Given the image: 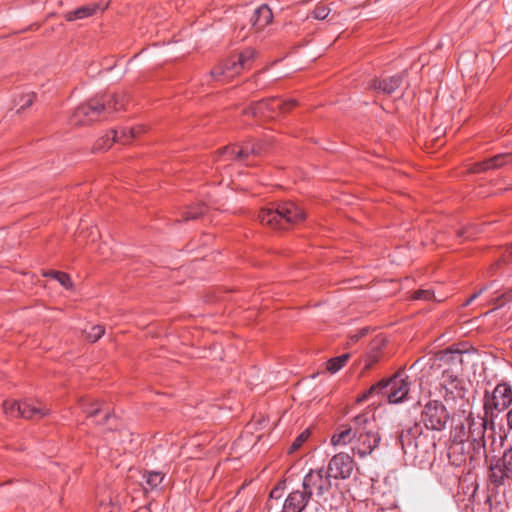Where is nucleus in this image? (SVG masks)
<instances>
[{
	"mask_svg": "<svg viewBox=\"0 0 512 512\" xmlns=\"http://www.w3.org/2000/svg\"><path fill=\"white\" fill-rule=\"evenodd\" d=\"M380 441L375 417L370 412L357 415L350 425L338 428L331 437L334 447L350 445L352 453L360 458L371 455Z\"/></svg>",
	"mask_w": 512,
	"mask_h": 512,
	"instance_id": "nucleus-1",
	"label": "nucleus"
},
{
	"mask_svg": "<svg viewBox=\"0 0 512 512\" xmlns=\"http://www.w3.org/2000/svg\"><path fill=\"white\" fill-rule=\"evenodd\" d=\"M126 95L124 93L97 94L81 103L70 117V124L88 125L95 121L106 119L113 112L124 108Z\"/></svg>",
	"mask_w": 512,
	"mask_h": 512,
	"instance_id": "nucleus-2",
	"label": "nucleus"
},
{
	"mask_svg": "<svg viewBox=\"0 0 512 512\" xmlns=\"http://www.w3.org/2000/svg\"><path fill=\"white\" fill-rule=\"evenodd\" d=\"M398 439L404 454L420 462L434 454L436 449L435 437L429 432H424L419 423L402 429Z\"/></svg>",
	"mask_w": 512,
	"mask_h": 512,
	"instance_id": "nucleus-3",
	"label": "nucleus"
},
{
	"mask_svg": "<svg viewBox=\"0 0 512 512\" xmlns=\"http://www.w3.org/2000/svg\"><path fill=\"white\" fill-rule=\"evenodd\" d=\"M304 217V211L293 202L278 204L276 208H263L258 214L261 224L279 229H285L286 224L297 223Z\"/></svg>",
	"mask_w": 512,
	"mask_h": 512,
	"instance_id": "nucleus-4",
	"label": "nucleus"
},
{
	"mask_svg": "<svg viewBox=\"0 0 512 512\" xmlns=\"http://www.w3.org/2000/svg\"><path fill=\"white\" fill-rule=\"evenodd\" d=\"M404 372H398L389 380H381L370 387L359 399L362 402L368 399L374 393H382L387 396L390 403L403 402L409 393V382Z\"/></svg>",
	"mask_w": 512,
	"mask_h": 512,
	"instance_id": "nucleus-5",
	"label": "nucleus"
},
{
	"mask_svg": "<svg viewBox=\"0 0 512 512\" xmlns=\"http://www.w3.org/2000/svg\"><path fill=\"white\" fill-rule=\"evenodd\" d=\"M487 420L486 415L481 417L474 416L472 413L466 418L468 425L467 445L468 449L471 450V460L486 457L487 448L485 434L487 430Z\"/></svg>",
	"mask_w": 512,
	"mask_h": 512,
	"instance_id": "nucleus-6",
	"label": "nucleus"
},
{
	"mask_svg": "<svg viewBox=\"0 0 512 512\" xmlns=\"http://www.w3.org/2000/svg\"><path fill=\"white\" fill-rule=\"evenodd\" d=\"M256 52L252 48H246L238 55H234L222 63L216 68L211 70V76L217 80H228L236 75L240 74L241 71L249 69L255 59Z\"/></svg>",
	"mask_w": 512,
	"mask_h": 512,
	"instance_id": "nucleus-7",
	"label": "nucleus"
},
{
	"mask_svg": "<svg viewBox=\"0 0 512 512\" xmlns=\"http://www.w3.org/2000/svg\"><path fill=\"white\" fill-rule=\"evenodd\" d=\"M511 404L512 387L507 382H500L491 392L485 391L484 393L483 409L486 418H489L491 421Z\"/></svg>",
	"mask_w": 512,
	"mask_h": 512,
	"instance_id": "nucleus-8",
	"label": "nucleus"
},
{
	"mask_svg": "<svg viewBox=\"0 0 512 512\" xmlns=\"http://www.w3.org/2000/svg\"><path fill=\"white\" fill-rule=\"evenodd\" d=\"M302 488L311 498L326 500L332 490L331 477L323 468L311 469L303 478Z\"/></svg>",
	"mask_w": 512,
	"mask_h": 512,
	"instance_id": "nucleus-9",
	"label": "nucleus"
},
{
	"mask_svg": "<svg viewBox=\"0 0 512 512\" xmlns=\"http://www.w3.org/2000/svg\"><path fill=\"white\" fill-rule=\"evenodd\" d=\"M3 411L7 417L25 419H41L50 413V409L45 405L28 400L22 402L6 400L3 403Z\"/></svg>",
	"mask_w": 512,
	"mask_h": 512,
	"instance_id": "nucleus-10",
	"label": "nucleus"
},
{
	"mask_svg": "<svg viewBox=\"0 0 512 512\" xmlns=\"http://www.w3.org/2000/svg\"><path fill=\"white\" fill-rule=\"evenodd\" d=\"M449 418L445 405L438 400L427 402L421 412V422L427 430H444Z\"/></svg>",
	"mask_w": 512,
	"mask_h": 512,
	"instance_id": "nucleus-11",
	"label": "nucleus"
},
{
	"mask_svg": "<svg viewBox=\"0 0 512 512\" xmlns=\"http://www.w3.org/2000/svg\"><path fill=\"white\" fill-rule=\"evenodd\" d=\"M489 479L495 486L512 481V447L506 449L502 457L490 465Z\"/></svg>",
	"mask_w": 512,
	"mask_h": 512,
	"instance_id": "nucleus-12",
	"label": "nucleus"
},
{
	"mask_svg": "<svg viewBox=\"0 0 512 512\" xmlns=\"http://www.w3.org/2000/svg\"><path fill=\"white\" fill-rule=\"evenodd\" d=\"M143 126H137L132 128H120L111 130L105 137L99 139L95 148L98 150L109 149L114 142H121L123 144L129 143L132 139L136 138L140 133L144 132Z\"/></svg>",
	"mask_w": 512,
	"mask_h": 512,
	"instance_id": "nucleus-13",
	"label": "nucleus"
},
{
	"mask_svg": "<svg viewBox=\"0 0 512 512\" xmlns=\"http://www.w3.org/2000/svg\"><path fill=\"white\" fill-rule=\"evenodd\" d=\"M353 469V458L349 454L341 452L330 459L326 472L331 479H347L351 476Z\"/></svg>",
	"mask_w": 512,
	"mask_h": 512,
	"instance_id": "nucleus-14",
	"label": "nucleus"
},
{
	"mask_svg": "<svg viewBox=\"0 0 512 512\" xmlns=\"http://www.w3.org/2000/svg\"><path fill=\"white\" fill-rule=\"evenodd\" d=\"M297 101L294 99H290L285 101L278 97L268 98L265 100H261L259 102L251 105L247 113L251 115H256L258 111L262 112V106H265L268 109L267 117L273 118L275 115L279 113H284L295 107Z\"/></svg>",
	"mask_w": 512,
	"mask_h": 512,
	"instance_id": "nucleus-15",
	"label": "nucleus"
},
{
	"mask_svg": "<svg viewBox=\"0 0 512 512\" xmlns=\"http://www.w3.org/2000/svg\"><path fill=\"white\" fill-rule=\"evenodd\" d=\"M262 151L260 144L230 145L220 150L219 157H223L225 161L242 160L251 154L260 155Z\"/></svg>",
	"mask_w": 512,
	"mask_h": 512,
	"instance_id": "nucleus-16",
	"label": "nucleus"
},
{
	"mask_svg": "<svg viewBox=\"0 0 512 512\" xmlns=\"http://www.w3.org/2000/svg\"><path fill=\"white\" fill-rule=\"evenodd\" d=\"M510 163H512V153H502L495 155L489 159H486L482 162L473 164V166L470 168V171L472 173H479L491 169H499Z\"/></svg>",
	"mask_w": 512,
	"mask_h": 512,
	"instance_id": "nucleus-17",
	"label": "nucleus"
},
{
	"mask_svg": "<svg viewBox=\"0 0 512 512\" xmlns=\"http://www.w3.org/2000/svg\"><path fill=\"white\" fill-rule=\"evenodd\" d=\"M311 497L302 490L292 491L286 498L283 505V512H302L309 503Z\"/></svg>",
	"mask_w": 512,
	"mask_h": 512,
	"instance_id": "nucleus-18",
	"label": "nucleus"
},
{
	"mask_svg": "<svg viewBox=\"0 0 512 512\" xmlns=\"http://www.w3.org/2000/svg\"><path fill=\"white\" fill-rule=\"evenodd\" d=\"M402 82V75H395L381 80H373L369 87L378 92L390 95L401 86Z\"/></svg>",
	"mask_w": 512,
	"mask_h": 512,
	"instance_id": "nucleus-19",
	"label": "nucleus"
},
{
	"mask_svg": "<svg viewBox=\"0 0 512 512\" xmlns=\"http://www.w3.org/2000/svg\"><path fill=\"white\" fill-rule=\"evenodd\" d=\"M273 19L271 9L267 5H261L255 9L251 16V25L256 31H261L265 28Z\"/></svg>",
	"mask_w": 512,
	"mask_h": 512,
	"instance_id": "nucleus-20",
	"label": "nucleus"
},
{
	"mask_svg": "<svg viewBox=\"0 0 512 512\" xmlns=\"http://www.w3.org/2000/svg\"><path fill=\"white\" fill-rule=\"evenodd\" d=\"M99 5L96 3L85 5L79 7L73 11L67 12L65 14V19L67 21H75L78 19H84L94 15L99 10Z\"/></svg>",
	"mask_w": 512,
	"mask_h": 512,
	"instance_id": "nucleus-21",
	"label": "nucleus"
},
{
	"mask_svg": "<svg viewBox=\"0 0 512 512\" xmlns=\"http://www.w3.org/2000/svg\"><path fill=\"white\" fill-rule=\"evenodd\" d=\"M461 383L462 382L458 376H456L451 370L443 371L441 386L446 390V398L448 394L453 395L454 390H459L461 388Z\"/></svg>",
	"mask_w": 512,
	"mask_h": 512,
	"instance_id": "nucleus-22",
	"label": "nucleus"
},
{
	"mask_svg": "<svg viewBox=\"0 0 512 512\" xmlns=\"http://www.w3.org/2000/svg\"><path fill=\"white\" fill-rule=\"evenodd\" d=\"M164 479V474L159 471H146L143 474L142 487L145 493L153 491L159 487Z\"/></svg>",
	"mask_w": 512,
	"mask_h": 512,
	"instance_id": "nucleus-23",
	"label": "nucleus"
},
{
	"mask_svg": "<svg viewBox=\"0 0 512 512\" xmlns=\"http://www.w3.org/2000/svg\"><path fill=\"white\" fill-rule=\"evenodd\" d=\"M350 355L348 353L331 358L327 361V370L331 373L338 372L347 363Z\"/></svg>",
	"mask_w": 512,
	"mask_h": 512,
	"instance_id": "nucleus-24",
	"label": "nucleus"
},
{
	"mask_svg": "<svg viewBox=\"0 0 512 512\" xmlns=\"http://www.w3.org/2000/svg\"><path fill=\"white\" fill-rule=\"evenodd\" d=\"M79 405L84 413L88 416H95L101 412L100 403L98 401L90 402L89 399L82 398L79 400Z\"/></svg>",
	"mask_w": 512,
	"mask_h": 512,
	"instance_id": "nucleus-25",
	"label": "nucleus"
},
{
	"mask_svg": "<svg viewBox=\"0 0 512 512\" xmlns=\"http://www.w3.org/2000/svg\"><path fill=\"white\" fill-rule=\"evenodd\" d=\"M467 435H468L467 423L461 424V425L455 427V429L452 433L453 441L457 442V443H467V440H468Z\"/></svg>",
	"mask_w": 512,
	"mask_h": 512,
	"instance_id": "nucleus-26",
	"label": "nucleus"
},
{
	"mask_svg": "<svg viewBox=\"0 0 512 512\" xmlns=\"http://www.w3.org/2000/svg\"><path fill=\"white\" fill-rule=\"evenodd\" d=\"M105 333V328L101 325H94L88 331H85V338L89 342H96Z\"/></svg>",
	"mask_w": 512,
	"mask_h": 512,
	"instance_id": "nucleus-27",
	"label": "nucleus"
},
{
	"mask_svg": "<svg viewBox=\"0 0 512 512\" xmlns=\"http://www.w3.org/2000/svg\"><path fill=\"white\" fill-rule=\"evenodd\" d=\"M97 512H119V507L111 502L110 496L99 500Z\"/></svg>",
	"mask_w": 512,
	"mask_h": 512,
	"instance_id": "nucleus-28",
	"label": "nucleus"
},
{
	"mask_svg": "<svg viewBox=\"0 0 512 512\" xmlns=\"http://www.w3.org/2000/svg\"><path fill=\"white\" fill-rule=\"evenodd\" d=\"M205 211H206V208L203 205L191 207L187 211L184 212V214H183L184 220L197 219L198 217L202 216L205 213Z\"/></svg>",
	"mask_w": 512,
	"mask_h": 512,
	"instance_id": "nucleus-29",
	"label": "nucleus"
},
{
	"mask_svg": "<svg viewBox=\"0 0 512 512\" xmlns=\"http://www.w3.org/2000/svg\"><path fill=\"white\" fill-rule=\"evenodd\" d=\"M309 436L310 432L308 429L301 432L291 444L289 448V453L297 451L303 445V443L309 438Z\"/></svg>",
	"mask_w": 512,
	"mask_h": 512,
	"instance_id": "nucleus-30",
	"label": "nucleus"
},
{
	"mask_svg": "<svg viewBox=\"0 0 512 512\" xmlns=\"http://www.w3.org/2000/svg\"><path fill=\"white\" fill-rule=\"evenodd\" d=\"M36 99V96L34 93H27L22 96H20L19 102L17 105H19V108L17 109L18 112L30 107Z\"/></svg>",
	"mask_w": 512,
	"mask_h": 512,
	"instance_id": "nucleus-31",
	"label": "nucleus"
},
{
	"mask_svg": "<svg viewBox=\"0 0 512 512\" xmlns=\"http://www.w3.org/2000/svg\"><path fill=\"white\" fill-rule=\"evenodd\" d=\"M48 275L54 277L65 288L72 286L70 276L64 272L52 271Z\"/></svg>",
	"mask_w": 512,
	"mask_h": 512,
	"instance_id": "nucleus-32",
	"label": "nucleus"
},
{
	"mask_svg": "<svg viewBox=\"0 0 512 512\" xmlns=\"http://www.w3.org/2000/svg\"><path fill=\"white\" fill-rule=\"evenodd\" d=\"M413 298L419 299V300H426V301L437 300L434 293L429 289H420V290L416 291L414 293Z\"/></svg>",
	"mask_w": 512,
	"mask_h": 512,
	"instance_id": "nucleus-33",
	"label": "nucleus"
},
{
	"mask_svg": "<svg viewBox=\"0 0 512 512\" xmlns=\"http://www.w3.org/2000/svg\"><path fill=\"white\" fill-rule=\"evenodd\" d=\"M476 227L474 225H469L464 227L459 233L458 236L463 239H469L472 238L474 235H476Z\"/></svg>",
	"mask_w": 512,
	"mask_h": 512,
	"instance_id": "nucleus-34",
	"label": "nucleus"
},
{
	"mask_svg": "<svg viewBox=\"0 0 512 512\" xmlns=\"http://www.w3.org/2000/svg\"><path fill=\"white\" fill-rule=\"evenodd\" d=\"M329 9L325 6H318L313 10V17L318 20H323L329 15Z\"/></svg>",
	"mask_w": 512,
	"mask_h": 512,
	"instance_id": "nucleus-35",
	"label": "nucleus"
},
{
	"mask_svg": "<svg viewBox=\"0 0 512 512\" xmlns=\"http://www.w3.org/2000/svg\"><path fill=\"white\" fill-rule=\"evenodd\" d=\"M502 260H503L504 262H510V261H512V245H511V246H509V247L505 250V252H504V254H503V256H502Z\"/></svg>",
	"mask_w": 512,
	"mask_h": 512,
	"instance_id": "nucleus-36",
	"label": "nucleus"
},
{
	"mask_svg": "<svg viewBox=\"0 0 512 512\" xmlns=\"http://www.w3.org/2000/svg\"><path fill=\"white\" fill-rule=\"evenodd\" d=\"M378 361V356L377 354H374V355H369L367 357V360H366V364H365V367L366 368H370L372 366L373 363L377 362Z\"/></svg>",
	"mask_w": 512,
	"mask_h": 512,
	"instance_id": "nucleus-37",
	"label": "nucleus"
},
{
	"mask_svg": "<svg viewBox=\"0 0 512 512\" xmlns=\"http://www.w3.org/2000/svg\"><path fill=\"white\" fill-rule=\"evenodd\" d=\"M486 290V286L480 288L477 292L473 293L469 298L470 300L474 301L476 298H478L484 291Z\"/></svg>",
	"mask_w": 512,
	"mask_h": 512,
	"instance_id": "nucleus-38",
	"label": "nucleus"
},
{
	"mask_svg": "<svg viewBox=\"0 0 512 512\" xmlns=\"http://www.w3.org/2000/svg\"><path fill=\"white\" fill-rule=\"evenodd\" d=\"M507 424L510 429H512V408L508 411L507 415Z\"/></svg>",
	"mask_w": 512,
	"mask_h": 512,
	"instance_id": "nucleus-39",
	"label": "nucleus"
},
{
	"mask_svg": "<svg viewBox=\"0 0 512 512\" xmlns=\"http://www.w3.org/2000/svg\"><path fill=\"white\" fill-rule=\"evenodd\" d=\"M268 109L265 106H262V112L258 111V113L255 116H264L267 117Z\"/></svg>",
	"mask_w": 512,
	"mask_h": 512,
	"instance_id": "nucleus-40",
	"label": "nucleus"
},
{
	"mask_svg": "<svg viewBox=\"0 0 512 512\" xmlns=\"http://www.w3.org/2000/svg\"><path fill=\"white\" fill-rule=\"evenodd\" d=\"M366 332H367V330H366V329L362 330L361 334H360V335H354V336L352 337V340H353V341L358 340V338H359V337H362L363 335H365V334H366Z\"/></svg>",
	"mask_w": 512,
	"mask_h": 512,
	"instance_id": "nucleus-41",
	"label": "nucleus"
},
{
	"mask_svg": "<svg viewBox=\"0 0 512 512\" xmlns=\"http://www.w3.org/2000/svg\"><path fill=\"white\" fill-rule=\"evenodd\" d=\"M485 504L488 505L489 509L491 508V498L489 496H486Z\"/></svg>",
	"mask_w": 512,
	"mask_h": 512,
	"instance_id": "nucleus-42",
	"label": "nucleus"
},
{
	"mask_svg": "<svg viewBox=\"0 0 512 512\" xmlns=\"http://www.w3.org/2000/svg\"><path fill=\"white\" fill-rule=\"evenodd\" d=\"M471 302H472V300H470V298H468V299L465 301L464 306H468Z\"/></svg>",
	"mask_w": 512,
	"mask_h": 512,
	"instance_id": "nucleus-43",
	"label": "nucleus"
},
{
	"mask_svg": "<svg viewBox=\"0 0 512 512\" xmlns=\"http://www.w3.org/2000/svg\"><path fill=\"white\" fill-rule=\"evenodd\" d=\"M90 234H95V235L97 236V234H98L97 229H93V230L90 232Z\"/></svg>",
	"mask_w": 512,
	"mask_h": 512,
	"instance_id": "nucleus-44",
	"label": "nucleus"
},
{
	"mask_svg": "<svg viewBox=\"0 0 512 512\" xmlns=\"http://www.w3.org/2000/svg\"><path fill=\"white\" fill-rule=\"evenodd\" d=\"M497 301H499V298H496V301H493V303L497 304Z\"/></svg>",
	"mask_w": 512,
	"mask_h": 512,
	"instance_id": "nucleus-45",
	"label": "nucleus"
},
{
	"mask_svg": "<svg viewBox=\"0 0 512 512\" xmlns=\"http://www.w3.org/2000/svg\"><path fill=\"white\" fill-rule=\"evenodd\" d=\"M497 301H499V298H496V301H493V303L497 304Z\"/></svg>",
	"mask_w": 512,
	"mask_h": 512,
	"instance_id": "nucleus-46",
	"label": "nucleus"
}]
</instances>
